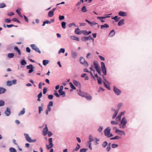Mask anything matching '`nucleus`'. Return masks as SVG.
<instances>
[{
  "instance_id": "obj_1",
  "label": "nucleus",
  "mask_w": 152,
  "mask_h": 152,
  "mask_svg": "<svg viewBox=\"0 0 152 152\" xmlns=\"http://www.w3.org/2000/svg\"><path fill=\"white\" fill-rule=\"evenodd\" d=\"M127 123V120L125 117H123L121 120L119 125L120 128L124 129L126 127V125Z\"/></svg>"
},
{
  "instance_id": "obj_2",
  "label": "nucleus",
  "mask_w": 152,
  "mask_h": 152,
  "mask_svg": "<svg viewBox=\"0 0 152 152\" xmlns=\"http://www.w3.org/2000/svg\"><path fill=\"white\" fill-rule=\"evenodd\" d=\"M110 128L108 127L104 131V134L105 136L108 137H110L113 136L112 134L110 133Z\"/></svg>"
},
{
  "instance_id": "obj_3",
  "label": "nucleus",
  "mask_w": 152,
  "mask_h": 152,
  "mask_svg": "<svg viewBox=\"0 0 152 152\" xmlns=\"http://www.w3.org/2000/svg\"><path fill=\"white\" fill-rule=\"evenodd\" d=\"M80 63L81 64H83L85 66H88V64L87 61H86L83 57H80Z\"/></svg>"
},
{
  "instance_id": "obj_4",
  "label": "nucleus",
  "mask_w": 152,
  "mask_h": 152,
  "mask_svg": "<svg viewBox=\"0 0 152 152\" xmlns=\"http://www.w3.org/2000/svg\"><path fill=\"white\" fill-rule=\"evenodd\" d=\"M91 33V31H87L86 30H81L79 32H77V34L80 35L83 33L86 36L90 34Z\"/></svg>"
},
{
  "instance_id": "obj_5",
  "label": "nucleus",
  "mask_w": 152,
  "mask_h": 152,
  "mask_svg": "<svg viewBox=\"0 0 152 152\" xmlns=\"http://www.w3.org/2000/svg\"><path fill=\"white\" fill-rule=\"evenodd\" d=\"M48 141L49 144V145H46L47 148L48 149L51 148L53 146V145L52 143V138H50L49 139Z\"/></svg>"
},
{
  "instance_id": "obj_6",
  "label": "nucleus",
  "mask_w": 152,
  "mask_h": 152,
  "mask_svg": "<svg viewBox=\"0 0 152 152\" xmlns=\"http://www.w3.org/2000/svg\"><path fill=\"white\" fill-rule=\"evenodd\" d=\"M113 90L114 92L116 95H119L121 93V90L118 89L115 86H113Z\"/></svg>"
},
{
  "instance_id": "obj_7",
  "label": "nucleus",
  "mask_w": 152,
  "mask_h": 152,
  "mask_svg": "<svg viewBox=\"0 0 152 152\" xmlns=\"http://www.w3.org/2000/svg\"><path fill=\"white\" fill-rule=\"evenodd\" d=\"M24 135L27 141L30 142H33V140L31 139V138L29 137L28 134L25 133L24 134Z\"/></svg>"
},
{
  "instance_id": "obj_8",
  "label": "nucleus",
  "mask_w": 152,
  "mask_h": 152,
  "mask_svg": "<svg viewBox=\"0 0 152 152\" xmlns=\"http://www.w3.org/2000/svg\"><path fill=\"white\" fill-rule=\"evenodd\" d=\"M45 127L43 129V134L44 136H45L47 134L48 130L47 125H45Z\"/></svg>"
},
{
  "instance_id": "obj_9",
  "label": "nucleus",
  "mask_w": 152,
  "mask_h": 152,
  "mask_svg": "<svg viewBox=\"0 0 152 152\" xmlns=\"http://www.w3.org/2000/svg\"><path fill=\"white\" fill-rule=\"evenodd\" d=\"M118 15L122 17H125L127 15V13L125 12L120 11H119L118 13Z\"/></svg>"
},
{
  "instance_id": "obj_10",
  "label": "nucleus",
  "mask_w": 152,
  "mask_h": 152,
  "mask_svg": "<svg viewBox=\"0 0 152 152\" xmlns=\"http://www.w3.org/2000/svg\"><path fill=\"white\" fill-rule=\"evenodd\" d=\"M91 37V36L90 35L88 37H83L81 38V40L83 41L86 42L88 40H90V39Z\"/></svg>"
},
{
  "instance_id": "obj_11",
  "label": "nucleus",
  "mask_w": 152,
  "mask_h": 152,
  "mask_svg": "<svg viewBox=\"0 0 152 152\" xmlns=\"http://www.w3.org/2000/svg\"><path fill=\"white\" fill-rule=\"evenodd\" d=\"M77 52L74 51H72V56L73 58H76L77 57Z\"/></svg>"
},
{
  "instance_id": "obj_12",
  "label": "nucleus",
  "mask_w": 152,
  "mask_h": 152,
  "mask_svg": "<svg viewBox=\"0 0 152 152\" xmlns=\"http://www.w3.org/2000/svg\"><path fill=\"white\" fill-rule=\"evenodd\" d=\"M4 113L6 116H9L11 114V111L9 107L7 108L6 110L5 111Z\"/></svg>"
},
{
  "instance_id": "obj_13",
  "label": "nucleus",
  "mask_w": 152,
  "mask_h": 152,
  "mask_svg": "<svg viewBox=\"0 0 152 152\" xmlns=\"http://www.w3.org/2000/svg\"><path fill=\"white\" fill-rule=\"evenodd\" d=\"M30 46L33 50H34L36 52H38V48L35 44H31L30 45Z\"/></svg>"
},
{
  "instance_id": "obj_14",
  "label": "nucleus",
  "mask_w": 152,
  "mask_h": 152,
  "mask_svg": "<svg viewBox=\"0 0 152 152\" xmlns=\"http://www.w3.org/2000/svg\"><path fill=\"white\" fill-rule=\"evenodd\" d=\"M104 86L107 88L108 90L110 89V86L109 85V83L107 80L106 82H103Z\"/></svg>"
},
{
  "instance_id": "obj_15",
  "label": "nucleus",
  "mask_w": 152,
  "mask_h": 152,
  "mask_svg": "<svg viewBox=\"0 0 152 152\" xmlns=\"http://www.w3.org/2000/svg\"><path fill=\"white\" fill-rule=\"evenodd\" d=\"M70 38V39L72 40H75L77 41H79V38L75 36H71Z\"/></svg>"
},
{
  "instance_id": "obj_16",
  "label": "nucleus",
  "mask_w": 152,
  "mask_h": 152,
  "mask_svg": "<svg viewBox=\"0 0 152 152\" xmlns=\"http://www.w3.org/2000/svg\"><path fill=\"white\" fill-rule=\"evenodd\" d=\"M86 92H83L82 91H80L78 92V94L80 96L83 97H84L86 94Z\"/></svg>"
},
{
  "instance_id": "obj_17",
  "label": "nucleus",
  "mask_w": 152,
  "mask_h": 152,
  "mask_svg": "<svg viewBox=\"0 0 152 152\" xmlns=\"http://www.w3.org/2000/svg\"><path fill=\"white\" fill-rule=\"evenodd\" d=\"M124 19L120 20L118 23V25L120 26L124 24Z\"/></svg>"
},
{
  "instance_id": "obj_18",
  "label": "nucleus",
  "mask_w": 152,
  "mask_h": 152,
  "mask_svg": "<svg viewBox=\"0 0 152 152\" xmlns=\"http://www.w3.org/2000/svg\"><path fill=\"white\" fill-rule=\"evenodd\" d=\"M84 97H85L86 99L88 100H91L92 99V97L91 96L88 94L87 93H86V94Z\"/></svg>"
},
{
  "instance_id": "obj_19",
  "label": "nucleus",
  "mask_w": 152,
  "mask_h": 152,
  "mask_svg": "<svg viewBox=\"0 0 152 152\" xmlns=\"http://www.w3.org/2000/svg\"><path fill=\"white\" fill-rule=\"evenodd\" d=\"M115 34V32L114 30H113L111 31L109 34V36L110 37H113Z\"/></svg>"
},
{
  "instance_id": "obj_20",
  "label": "nucleus",
  "mask_w": 152,
  "mask_h": 152,
  "mask_svg": "<svg viewBox=\"0 0 152 152\" xmlns=\"http://www.w3.org/2000/svg\"><path fill=\"white\" fill-rule=\"evenodd\" d=\"M6 91V89L2 87H0V94L4 93Z\"/></svg>"
},
{
  "instance_id": "obj_21",
  "label": "nucleus",
  "mask_w": 152,
  "mask_h": 152,
  "mask_svg": "<svg viewBox=\"0 0 152 152\" xmlns=\"http://www.w3.org/2000/svg\"><path fill=\"white\" fill-rule=\"evenodd\" d=\"M14 49L18 53L19 55H21V52L20 50L18 48L16 47L15 46L14 48Z\"/></svg>"
},
{
  "instance_id": "obj_22",
  "label": "nucleus",
  "mask_w": 152,
  "mask_h": 152,
  "mask_svg": "<svg viewBox=\"0 0 152 152\" xmlns=\"http://www.w3.org/2000/svg\"><path fill=\"white\" fill-rule=\"evenodd\" d=\"M112 19H113L115 20V22H118L120 19V18H118V16H115L114 17H113L112 18Z\"/></svg>"
},
{
  "instance_id": "obj_23",
  "label": "nucleus",
  "mask_w": 152,
  "mask_h": 152,
  "mask_svg": "<svg viewBox=\"0 0 152 152\" xmlns=\"http://www.w3.org/2000/svg\"><path fill=\"white\" fill-rule=\"evenodd\" d=\"M109 25L107 24H105L104 25H101L100 26L101 29H102L103 28H108L109 27Z\"/></svg>"
},
{
  "instance_id": "obj_24",
  "label": "nucleus",
  "mask_w": 152,
  "mask_h": 152,
  "mask_svg": "<svg viewBox=\"0 0 152 152\" xmlns=\"http://www.w3.org/2000/svg\"><path fill=\"white\" fill-rule=\"evenodd\" d=\"M49 62V61L48 60H43L42 61L43 64L44 66H46Z\"/></svg>"
},
{
  "instance_id": "obj_25",
  "label": "nucleus",
  "mask_w": 152,
  "mask_h": 152,
  "mask_svg": "<svg viewBox=\"0 0 152 152\" xmlns=\"http://www.w3.org/2000/svg\"><path fill=\"white\" fill-rule=\"evenodd\" d=\"M14 56V53H9L7 55V57L8 58H13Z\"/></svg>"
},
{
  "instance_id": "obj_26",
  "label": "nucleus",
  "mask_w": 152,
  "mask_h": 152,
  "mask_svg": "<svg viewBox=\"0 0 152 152\" xmlns=\"http://www.w3.org/2000/svg\"><path fill=\"white\" fill-rule=\"evenodd\" d=\"M25 109L24 108H23L22 110L20 111V112L18 113V115L19 116L21 115H23L25 113Z\"/></svg>"
},
{
  "instance_id": "obj_27",
  "label": "nucleus",
  "mask_w": 152,
  "mask_h": 152,
  "mask_svg": "<svg viewBox=\"0 0 152 152\" xmlns=\"http://www.w3.org/2000/svg\"><path fill=\"white\" fill-rule=\"evenodd\" d=\"M54 15V12L52 11H50L48 13V16L49 17H52Z\"/></svg>"
},
{
  "instance_id": "obj_28",
  "label": "nucleus",
  "mask_w": 152,
  "mask_h": 152,
  "mask_svg": "<svg viewBox=\"0 0 152 152\" xmlns=\"http://www.w3.org/2000/svg\"><path fill=\"white\" fill-rule=\"evenodd\" d=\"M73 83L76 86H80V84L79 82L76 80H74L73 81Z\"/></svg>"
},
{
  "instance_id": "obj_29",
  "label": "nucleus",
  "mask_w": 152,
  "mask_h": 152,
  "mask_svg": "<svg viewBox=\"0 0 152 152\" xmlns=\"http://www.w3.org/2000/svg\"><path fill=\"white\" fill-rule=\"evenodd\" d=\"M10 152H17L16 150L14 148L10 147L9 148Z\"/></svg>"
},
{
  "instance_id": "obj_30",
  "label": "nucleus",
  "mask_w": 152,
  "mask_h": 152,
  "mask_svg": "<svg viewBox=\"0 0 152 152\" xmlns=\"http://www.w3.org/2000/svg\"><path fill=\"white\" fill-rule=\"evenodd\" d=\"M34 67H27V69H30L28 72L30 73H31L33 71V69Z\"/></svg>"
},
{
  "instance_id": "obj_31",
  "label": "nucleus",
  "mask_w": 152,
  "mask_h": 152,
  "mask_svg": "<svg viewBox=\"0 0 152 152\" xmlns=\"http://www.w3.org/2000/svg\"><path fill=\"white\" fill-rule=\"evenodd\" d=\"M102 67V72L104 74V75H106V70L105 68V67Z\"/></svg>"
},
{
  "instance_id": "obj_32",
  "label": "nucleus",
  "mask_w": 152,
  "mask_h": 152,
  "mask_svg": "<svg viewBox=\"0 0 152 152\" xmlns=\"http://www.w3.org/2000/svg\"><path fill=\"white\" fill-rule=\"evenodd\" d=\"M6 7V5L4 3H0V8H3Z\"/></svg>"
},
{
  "instance_id": "obj_33",
  "label": "nucleus",
  "mask_w": 152,
  "mask_h": 152,
  "mask_svg": "<svg viewBox=\"0 0 152 152\" xmlns=\"http://www.w3.org/2000/svg\"><path fill=\"white\" fill-rule=\"evenodd\" d=\"M93 63L94 66H99V65L96 61H94Z\"/></svg>"
},
{
  "instance_id": "obj_34",
  "label": "nucleus",
  "mask_w": 152,
  "mask_h": 152,
  "mask_svg": "<svg viewBox=\"0 0 152 152\" xmlns=\"http://www.w3.org/2000/svg\"><path fill=\"white\" fill-rule=\"evenodd\" d=\"M66 23L65 22H62L61 23V26L63 28L65 29L66 27Z\"/></svg>"
},
{
  "instance_id": "obj_35",
  "label": "nucleus",
  "mask_w": 152,
  "mask_h": 152,
  "mask_svg": "<svg viewBox=\"0 0 152 152\" xmlns=\"http://www.w3.org/2000/svg\"><path fill=\"white\" fill-rule=\"evenodd\" d=\"M118 111H115V113L113 115V116H112V118L113 119H114L116 116L117 115L118 113Z\"/></svg>"
},
{
  "instance_id": "obj_36",
  "label": "nucleus",
  "mask_w": 152,
  "mask_h": 152,
  "mask_svg": "<svg viewBox=\"0 0 152 152\" xmlns=\"http://www.w3.org/2000/svg\"><path fill=\"white\" fill-rule=\"evenodd\" d=\"M21 64L22 65H24L26 64V62L24 59H23L21 60L20 62Z\"/></svg>"
},
{
  "instance_id": "obj_37",
  "label": "nucleus",
  "mask_w": 152,
  "mask_h": 152,
  "mask_svg": "<svg viewBox=\"0 0 152 152\" xmlns=\"http://www.w3.org/2000/svg\"><path fill=\"white\" fill-rule=\"evenodd\" d=\"M12 20L13 22H16L18 23H20V21L17 19L16 18H12Z\"/></svg>"
},
{
  "instance_id": "obj_38",
  "label": "nucleus",
  "mask_w": 152,
  "mask_h": 152,
  "mask_svg": "<svg viewBox=\"0 0 152 152\" xmlns=\"http://www.w3.org/2000/svg\"><path fill=\"white\" fill-rule=\"evenodd\" d=\"M81 11L83 12H86L87 11L85 6H84L82 7L81 9Z\"/></svg>"
},
{
  "instance_id": "obj_39",
  "label": "nucleus",
  "mask_w": 152,
  "mask_h": 152,
  "mask_svg": "<svg viewBox=\"0 0 152 152\" xmlns=\"http://www.w3.org/2000/svg\"><path fill=\"white\" fill-rule=\"evenodd\" d=\"M65 50L64 48H61L58 52V53L60 54L61 53H64Z\"/></svg>"
},
{
  "instance_id": "obj_40",
  "label": "nucleus",
  "mask_w": 152,
  "mask_h": 152,
  "mask_svg": "<svg viewBox=\"0 0 152 152\" xmlns=\"http://www.w3.org/2000/svg\"><path fill=\"white\" fill-rule=\"evenodd\" d=\"M95 68L96 70L98 72V73L100 74L101 73L100 70V67H94Z\"/></svg>"
},
{
  "instance_id": "obj_41",
  "label": "nucleus",
  "mask_w": 152,
  "mask_h": 152,
  "mask_svg": "<svg viewBox=\"0 0 152 152\" xmlns=\"http://www.w3.org/2000/svg\"><path fill=\"white\" fill-rule=\"evenodd\" d=\"M80 147V145L77 144V145L76 146L74 150V151H77L78 149H79Z\"/></svg>"
},
{
  "instance_id": "obj_42",
  "label": "nucleus",
  "mask_w": 152,
  "mask_h": 152,
  "mask_svg": "<svg viewBox=\"0 0 152 152\" xmlns=\"http://www.w3.org/2000/svg\"><path fill=\"white\" fill-rule=\"evenodd\" d=\"M72 26H74L75 27L77 26L75 25V23H71L68 25V26L69 28H71Z\"/></svg>"
},
{
  "instance_id": "obj_43",
  "label": "nucleus",
  "mask_w": 152,
  "mask_h": 152,
  "mask_svg": "<svg viewBox=\"0 0 152 152\" xmlns=\"http://www.w3.org/2000/svg\"><path fill=\"white\" fill-rule=\"evenodd\" d=\"M4 20L6 23H10L11 22L12 20H10V18H5Z\"/></svg>"
},
{
  "instance_id": "obj_44",
  "label": "nucleus",
  "mask_w": 152,
  "mask_h": 152,
  "mask_svg": "<svg viewBox=\"0 0 152 152\" xmlns=\"http://www.w3.org/2000/svg\"><path fill=\"white\" fill-rule=\"evenodd\" d=\"M58 92L60 94V95H64L65 94L64 91H62V90H58Z\"/></svg>"
},
{
  "instance_id": "obj_45",
  "label": "nucleus",
  "mask_w": 152,
  "mask_h": 152,
  "mask_svg": "<svg viewBox=\"0 0 152 152\" xmlns=\"http://www.w3.org/2000/svg\"><path fill=\"white\" fill-rule=\"evenodd\" d=\"M7 85L9 86H10L12 85V81H8L7 82Z\"/></svg>"
},
{
  "instance_id": "obj_46",
  "label": "nucleus",
  "mask_w": 152,
  "mask_h": 152,
  "mask_svg": "<svg viewBox=\"0 0 152 152\" xmlns=\"http://www.w3.org/2000/svg\"><path fill=\"white\" fill-rule=\"evenodd\" d=\"M69 84L70 85V87L71 88H72V89H76V88H75V87L72 84V83H71V82L69 83Z\"/></svg>"
},
{
  "instance_id": "obj_47",
  "label": "nucleus",
  "mask_w": 152,
  "mask_h": 152,
  "mask_svg": "<svg viewBox=\"0 0 152 152\" xmlns=\"http://www.w3.org/2000/svg\"><path fill=\"white\" fill-rule=\"evenodd\" d=\"M64 15H59V20H61L64 19Z\"/></svg>"
},
{
  "instance_id": "obj_48",
  "label": "nucleus",
  "mask_w": 152,
  "mask_h": 152,
  "mask_svg": "<svg viewBox=\"0 0 152 152\" xmlns=\"http://www.w3.org/2000/svg\"><path fill=\"white\" fill-rule=\"evenodd\" d=\"M89 142H90L93 141L94 140V139L91 135H90L89 136Z\"/></svg>"
},
{
  "instance_id": "obj_49",
  "label": "nucleus",
  "mask_w": 152,
  "mask_h": 152,
  "mask_svg": "<svg viewBox=\"0 0 152 152\" xmlns=\"http://www.w3.org/2000/svg\"><path fill=\"white\" fill-rule=\"evenodd\" d=\"M97 80H98V83L99 84H102L101 80L100 77H98V78H97Z\"/></svg>"
},
{
  "instance_id": "obj_50",
  "label": "nucleus",
  "mask_w": 152,
  "mask_h": 152,
  "mask_svg": "<svg viewBox=\"0 0 152 152\" xmlns=\"http://www.w3.org/2000/svg\"><path fill=\"white\" fill-rule=\"evenodd\" d=\"M120 139V137L118 136H115L114 137H113L111 138L110 139V140H115V139Z\"/></svg>"
},
{
  "instance_id": "obj_51",
  "label": "nucleus",
  "mask_w": 152,
  "mask_h": 152,
  "mask_svg": "<svg viewBox=\"0 0 152 152\" xmlns=\"http://www.w3.org/2000/svg\"><path fill=\"white\" fill-rule=\"evenodd\" d=\"M107 145V142L106 141H104L103 143L102 144V146L104 148L106 147Z\"/></svg>"
},
{
  "instance_id": "obj_52",
  "label": "nucleus",
  "mask_w": 152,
  "mask_h": 152,
  "mask_svg": "<svg viewBox=\"0 0 152 152\" xmlns=\"http://www.w3.org/2000/svg\"><path fill=\"white\" fill-rule=\"evenodd\" d=\"M4 105V102L2 100H0V106H3Z\"/></svg>"
},
{
  "instance_id": "obj_53",
  "label": "nucleus",
  "mask_w": 152,
  "mask_h": 152,
  "mask_svg": "<svg viewBox=\"0 0 152 152\" xmlns=\"http://www.w3.org/2000/svg\"><path fill=\"white\" fill-rule=\"evenodd\" d=\"M87 150V148H83L80 150V152H86Z\"/></svg>"
},
{
  "instance_id": "obj_54",
  "label": "nucleus",
  "mask_w": 152,
  "mask_h": 152,
  "mask_svg": "<svg viewBox=\"0 0 152 152\" xmlns=\"http://www.w3.org/2000/svg\"><path fill=\"white\" fill-rule=\"evenodd\" d=\"M106 18V17H97V18L98 19L102 20L103 19H105Z\"/></svg>"
},
{
  "instance_id": "obj_55",
  "label": "nucleus",
  "mask_w": 152,
  "mask_h": 152,
  "mask_svg": "<svg viewBox=\"0 0 152 152\" xmlns=\"http://www.w3.org/2000/svg\"><path fill=\"white\" fill-rule=\"evenodd\" d=\"M14 15V13L13 12H8L7 14V15L9 16H11Z\"/></svg>"
},
{
  "instance_id": "obj_56",
  "label": "nucleus",
  "mask_w": 152,
  "mask_h": 152,
  "mask_svg": "<svg viewBox=\"0 0 152 152\" xmlns=\"http://www.w3.org/2000/svg\"><path fill=\"white\" fill-rule=\"evenodd\" d=\"M98 56L101 60L103 61L105 60V58L103 57L100 55H99Z\"/></svg>"
},
{
  "instance_id": "obj_57",
  "label": "nucleus",
  "mask_w": 152,
  "mask_h": 152,
  "mask_svg": "<svg viewBox=\"0 0 152 152\" xmlns=\"http://www.w3.org/2000/svg\"><path fill=\"white\" fill-rule=\"evenodd\" d=\"M80 29L78 27L77 28L75 29V34H77V32H79L80 31H79Z\"/></svg>"
},
{
  "instance_id": "obj_58",
  "label": "nucleus",
  "mask_w": 152,
  "mask_h": 152,
  "mask_svg": "<svg viewBox=\"0 0 152 152\" xmlns=\"http://www.w3.org/2000/svg\"><path fill=\"white\" fill-rule=\"evenodd\" d=\"M53 105V103L52 101H50L49 102L48 104V106H50V107H52Z\"/></svg>"
},
{
  "instance_id": "obj_59",
  "label": "nucleus",
  "mask_w": 152,
  "mask_h": 152,
  "mask_svg": "<svg viewBox=\"0 0 152 152\" xmlns=\"http://www.w3.org/2000/svg\"><path fill=\"white\" fill-rule=\"evenodd\" d=\"M111 124L113 125L118 124V122H116L114 121H111Z\"/></svg>"
},
{
  "instance_id": "obj_60",
  "label": "nucleus",
  "mask_w": 152,
  "mask_h": 152,
  "mask_svg": "<svg viewBox=\"0 0 152 152\" xmlns=\"http://www.w3.org/2000/svg\"><path fill=\"white\" fill-rule=\"evenodd\" d=\"M102 129H103L102 127V126H101L99 127V129H98V131L99 132H100L102 131Z\"/></svg>"
},
{
  "instance_id": "obj_61",
  "label": "nucleus",
  "mask_w": 152,
  "mask_h": 152,
  "mask_svg": "<svg viewBox=\"0 0 152 152\" xmlns=\"http://www.w3.org/2000/svg\"><path fill=\"white\" fill-rule=\"evenodd\" d=\"M118 146V145L115 144H113L112 145V147L113 148H115Z\"/></svg>"
},
{
  "instance_id": "obj_62",
  "label": "nucleus",
  "mask_w": 152,
  "mask_h": 152,
  "mask_svg": "<svg viewBox=\"0 0 152 152\" xmlns=\"http://www.w3.org/2000/svg\"><path fill=\"white\" fill-rule=\"evenodd\" d=\"M26 51L28 53H30L31 52V50L29 48L27 47L26 48Z\"/></svg>"
},
{
  "instance_id": "obj_63",
  "label": "nucleus",
  "mask_w": 152,
  "mask_h": 152,
  "mask_svg": "<svg viewBox=\"0 0 152 152\" xmlns=\"http://www.w3.org/2000/svg\"><path fill=\"white\" fill-rule=\"evenodd\" d=\"M53 96L52 95H50L48 96V98L49 99H53Z\"/></svg>"
},
{
  "instance_id": "obj_64",
  "label": "nucleus",
  "mask_w": 152,
  "mask_h": 152,
  "mask_svg": "<svg viewBox=\"0 0 152 152\" xmlns=\"http://www.w3.org/2000/svg\"><path fill=\"white\" fill-rule=\"evenodd\" d=\"M104 89L102 87H100L99 89L98 90V92H100L101 91H104Z\"/></svg>"
}]
</instances>
